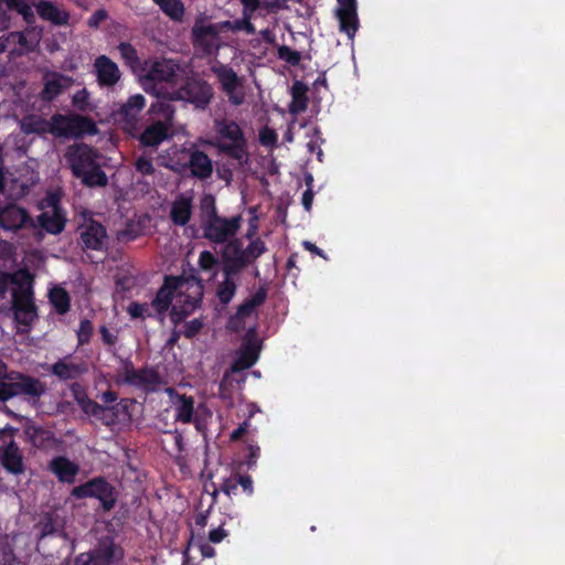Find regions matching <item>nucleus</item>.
Here are the masks:
<instances>
[{"label": "nucleus", "mask_w": 565, "mask_h": 565, "mask_svg": "<svg viewBox=\"0 0 565 565\" xmlns=\"http://www.w3.org/2000/svg\"><path fill=\"white\" fill-rule=\"evenodd\" d=\"M83 412L99 419L106 426H111L129 419L128 399H121L116 405H100L86 396V391H72Z\"/></svg>", "instance_id": "nucleus-6"}, {"label": "nucleus", "mask_w": 565, "mask_h": 565, "mask_svg": "<svg viewBox=\"0 0 565 565\" xmlns=\"http://www.w3.org/2000/svg\"><path fill=\"white\" fill-rule=\"evenodd\" d=\"M107 18V13L105 10L99 9L95 11L88 19V25L90 28H97L102 21Z\"/></svg>", "instance_id": "nucleus-63"}, {"label": "nucleus", "mask_w": 565, "mask_h": 565, "mask_svg": "<svg viewBox=\"0 0 565 565\" xmlns=\"http://www.w3.org/2000/svg\"><path fill=\"white\" fill-rule=\"evenodd\" d=\"M49 470L58 479L60 482L73 483L79 471V467L65 456L54 457L47 466Z\"/></svg>", "instance_id": "nucleus-26"}, {"label": "nucleus", "mask_w": 565, "mask_h": 565, "mask_svg": "<svg viewBox=\"0 0 565 565\" xmlns=\"http://www.w3.org/2000/svg\"><path fill=\"white\" fill-rule=\"evenodd\" d=\"M193 214V198L185 193L179 194L171 204L170 220L177 226H185Z\"/></svg>", "instance_id": "nucleus-25"}, {"label": "nucleus", "mask_w": 565, "mask_h": 565, "mask_svg": "<svg viewBox=\"0 0 565 565\" xmlns=\"http://www.w3.org/2000/svg\"><path fill=\"white\" fill-rule=\"evenodd\" d=\"M49 299L58 315H65L71 308V297L62 287H54L49 292Z\"/></svg>", "instance_id": "nucleus-36"}, {"label": "nucleus", "mask_w": 565, "mask_h": 565, "mask_svg": "<svg viewBox=\"0 0 565 565\" xmlns=\"http://www.w3.org/2000/svg\"><path fill=\"white\" fill-rule=\"evenodd\" d=\"M215 137L213 146L220 154L234 160L238 167L249 161L248 141L242 127L234 120L222 118L214 120Z\"/></svg>", "instance_id": "nucleus-2"}, {"label": "nucleus", "mask_w": 565, "mask_h": 565, "mask_svg": "<svg viewBox=\"0 0 565 565\" xmlns=\"http://www.w3.org/2000/svg\"><path fill=\"white\" fill-rule=\"evenodd\" d=\"M15 429L11 426L0 430V463L12 475H22L25 471L23 456L13 439Z\"/></svg>", "instance_id": "nucleus-11"}, {"label": "nucleus", "mask_w": 565, "mask_h": 565, "mask_svg": "<svg viewBox=\"0 0 565 565\" xmlns=\"http://www.w3.org/2000/svg\"><path fill=\"white\" fill-rule=\"evenodd\" d=\"M34 221L36 230L40 227L50 234L57 235L65 228L66 216L64 211L54 207V212H42Z\"/></svg>", "instance_id": "nucleus-30"}, {"label": "nucleus", "mask_w": 565, "mask_h": 565, "mask_svg": "<svg viewBox=\"0 0 565 565\" xmlns=\"http://www.w3.org/2000/svg\"><path fill=\"white\" fill-rule=\"evenodd\" d=\"M31 274L32 273L25 268L19 269L15 273L0 269V291L6 295L10 286H12L11 288H18Z\"/></svg>", "instance_id": "nucleus-35"}, {"label": "nucleus", "mask_w": 565, "mask_h": 565, "mask_svg": "<svg viewBox=\"0 0 565 565\" xmlns=\"http://www.w3.org/2000/svg\"><path fill=\"white\" fill-rule=\"evenodd\" d=\"M339 7L335 9V17L339 21V29L345 33L350 40H353L359 30L360 22L358 17L356 0H337Z\"/></svg>", "instance_id": "nucleus-20"}, {"label": "nucleus", "mask_w": 565, "mask_h": 565, "mask_svg": "<svg viewBox=\"0 0 565 565\" xmlns=\"http://www.w3.org/2000/svg\"><path fill=\"white\" fill-rule=\"evenodd\" d=\"M78 231L83 249L102 250L104 248L107 232L102 223L89 218L78 227Z\"/></svg>", "instance_id": "nucleus-18"}, {"label": "nucleus", "mask_w": 565, "mask_h": 565, "mask_svg": "<svg viewBox=\"0 0 565 565\" xmlns=\"http://www.w3.org/2000/svg\"><path fill=\"white\" fill-rule=\"evenodd\" d=\"M278 57L285 62H287L288 64H290L291 66H297L299 65L300 61H301V54L300 52L296 51V50H292L291 47L287 46V45H281L279 49H278Z\"/></svg>", "instance_id": "nucleus-46"}, {"label": "nucleus", "mask_w": 565, "mask_h": 565, "mask_svg": "<svg viewBox=\"0 0 565 565\" xmlns=\"http://www.w3.org/2000/svg\"><path fill=\"white\" fill-rule=\"evenodd\" d=\"M260 456V448L257 445H249L248 446V456L246 459V465L248 469H252L256 466V462Z\"/></svg>", "instance_id": "nucleus-60"}, {"label": "nucleus", "mask_w": 565, "mask_h": 565, "mask_svg": "<svg viewBox=\"0 0 565 565\" xmlns=\"http://www.w3.org/2000/svg\"><path fill=\"white\" fill-rule=\"evenodd\" d=\"M0 227L17 233L21 230H36V223L24 207L8 203L0 207Z\"/></svg>", "instance_id": "nucleus-13"}, {"label": "nucleus", "mask_w": 565, "mask_h": 565, "mask_svg": "<svg viewBox=\"0 0 565 565\" xmlns=\"http://www.w3.org/2000/svg\"><path fill=\"white\" fill-rule=\"evenodd\" d=\"M45 391H0V399L7 401L19 393H24L31 397H40Z\"/></svg>", "instance_id": "nucleus-58"}, {"label": "nucleus", "mask_w": 565, "mask_h": 565, "mask_svg": "<svg viewBox=\"0 0 565 565\" xmlns=\"http://www.w3.org/2000/svg\"><path fill=\"white\" fill-rule=\"evenodd\" d=\"M6 6L8 10L22 15L26 22H32L34 20L33 10L24 0H6Z\"/></svg>", "instance_id": "nucleus-42"}, {"label": "nucleus", "mask_w": 565, "mask_h": 565, "mask_svg": "<svg viewBox=\"0 0 565 565\" xmlns=\"http://www.w3.org/2000/svg\"><path fill=\"white\" fill-rule=\"evenodd\" d=\"M177 68L178 65L171 60H156L147 68L145 78L156 83L172 82Z\"/></svg>", "instance_id": "nucleus-27"}, {"label": "nucleus", "mask_w": 565, "mask_h": 565, "mask_svg": "<svg viewBox=\"0 0 565 565\" xmlns=\"http://www.w3.org/2000/svg\"><path fill=\"white\" fill-rule=\"evenodd\" d=\"M193 312V306L185 307L183 303L173 305L170 309V320L174 326L180 324Z\"/></svg>", "instance_id": "nucleus-44"}, {"label": "nucleus", "mask_w": 565, "mask_h": 565, "mask_svg": "<svg viewBox=\"0 0 565 565\" xmlns=\"http://www.w3.org/2000/svg\"><path fill=\"white\" fill-rule=\"evenodd\" d=\"M34 280L35 277L31 274L21 286L11 288L10 305H2L0 307V312L2 313L12 312L14 322L23 327V331L25 332H28L39 319V309L35 303Z\"/></svg>", "instance_id": "nucleus-3"}, {"label": "nucleus", "mask_w": 565, "mask_h": 565, "mask_svg": "<svg viewBox=\"0 0 565 565\" xmlns=\"http://www.w3.org/2000/svg\"><path fill=\"white\" fill-rule=\"evenodd\" d=\"M64 158L73 175L85 186L107 185V174L99 163L100 154L92 146L84 142L71 145L66 148Z\"/></svg>", "instance_id": "nucleus-1"}, {"label": "nucleus", "mask_w": 565, "mask_h": 565, "mask_svg": "<svg viewBox=\"0 0 565 565\" xmlns=\"http://www.w3.org/2000/svg\"><path fill=\"white\" fill-rule=\"evenodd\" d=\"M87 372V365L83 361H75L71 356L60 359L50 366V373L61 381H76Z\"/></svg>", "instance_id": "nucleus-22"}, {"label": "nucleus", "mask_w": 565, "mask_h": 565, "mask_svg": "<svg viewBox=\"0 0 565 565\" xmlns=\"http://www.w3.org/2000/svg\"><path fill=\"white\" fill-rule=\"evenodd\" d=\"M160 10L173 21H181L184 15V6L181 0H152Z\"/></svg>", "instance_id": "nucleus-38"}, {"label": "nucleus", "mask_w": 565, "mask_h": 565, "mask_svg": "<svg viewBox=\"0 0 565 565\" xmlns=\"http://www.w3.org/2000/svg\"><path fill=\"white\" fill-rule=\"evenodd\" d=\"M73 83V79L57 72L45 74L43 78V88L39 98L44 103H52Z\"/></svg>", "instance_id": "nucleus-21"}, {"label": "nucleus", "mask_w": 565, "mask_h": 565, "mask_svg": "<svg viewBox=\"0 0 565 565\" xmlns=\"http://www.w3.org/2000/svg\"><path fill=\"white\" fill-rule=\"evenodd\" d=\"M189 168L192 175L200 180H205L213 173L212 160L204 151L199 149L190 152Z\"/></svg>", "instance_id": "nucleus-31"}, {"label": "nucleus", "mask_w": 565, "mask_h": 565, "mask_svg": "<svg viewBox=\"0 0 565 565\" xmlns=\"http://www.w3.org/2000/svg\"><path fill=\"white\" fill-rule=\"evenodd\" d=\"M122 557L121 546L114 537L104 535L97 540L93 548L76 555L73 565H117Z\"/></svg>", "instance_id": "nucleus-8"}, {"label": "nucleus", "mask_w": 565, "mask_h": 565, "mask_svg": "<svg viewBox=\"0 0 565 565\" xmlns=\"http://www.w3.org/2000/svg\"><path fill=\"white\" fill-rule=\"evenodd\" d=\"M260 349L262 344L257 338L256 329L249 328L246 331L243 343L237 352V356L232 364V373L246 371L253 366L258 360Z\"/></svg>", "instance_id": "nucleus-14"}, {"label": "nucleus", "mask_w": 565, "mask_h": 565, "mask_svg": "<svg viewBox=\"0 0 565 565\" xmlns=\"http://www.w3.org/2000/svg\"><path fill=\"white\" fill-rule=\"evenodd\" d=\"M193 43L206 54L217 49L218 29L215 24L198 25L192 29Z\"/></svg>", "instance_id": "nucleus-24"}, {"label": "nucleus", "mask_w": 565, "mask_h": 565, "mask_svg": "<svg viewBox=\"0 0 565 565\" xmlns=\"http://www.w3.org/2000/svg\"><path fill=\"white\" fill-rule=\"evenodd\" d=\"M237 487H238V482H237V478L235 476V477L225 479L223 481V483L221 486V491H223L226 495L230 497L231 494L236 493Z\"/></svg>", "instance_id": "nucleus-61"}, {"label": "nucleus", "mask_w": 565, "mask_h": 565, "mask_svg": "<svg viewBox=\"0 0 565 565\" xmlns=\"http://www.w3.org/2000/svg\"><path fill=\"white\" fill-rule=\"evenodd\" d=\"M71 495L77 500L95 499L104 513L113 511L118 502L119 491L106 477L97 476L74 487Z\"/></svg>", "instance_id": "nucleus-4"}, {"label": "nucleus", "mask_w": 565, "mask_h": 565, "mask_svg": "<svg viewBox=\"0 0 565 565\" xmlns=\"http://www.w3.org/2000/svg\"><path fill=\"white\" fill-rule=\"evenodd\" d=\"M277 134L274 129L264 127L259 131V141L263 146L274 147L277 143Z\"/></svg>", "instance_id": "nucleus-55"}, {"label": "nucleus", "mask_w": 565, "mask_h": 565, "mask_svg": "<svg viewBox=\"0 0 565 565\" xmlns=\"http://www.w3.org/2000/svg\"><path fill=\"white\" fill-rule=\"evenodd\" d=\"M201 221L206 222L207 220L217 218L215 198L212 194H205L200 203Z\"/></svg>", "instance_id": "nucleus-40"}, {"label": "nucleus", "mask_w": 565, "mask_h": 565, "mask_svg": "<svg viewBox=\"0 0 565 565\" xmlns=\"http://www.w3.org/2000/svg\"><path fill=\"white\" fill-rule=\"evenodd\" d=\"M267 299V289L265 287H259L254 295L249 298H246L238 307L235 313V317L238 319H244L249 317L254 310L262 306Z\"/></svg>", "instance_id": "nucleus-32"}, {"label": "nucleus", "mask_w": 565, "mask_h": 565, "mask_svg": "<svg viewBox=\"0 0 565 565\" xmlns=\"http://www.w3.org/2000/svg\"><path fill=\"white\" fill-rule=\"evenodd\" d=\"M94 327L90 320L83 319L79 322V328L77 330V342L78 345L88 344L92 335H93Z\"/></svg>", "instance_id": "nucleus-45"}, {"label": "nucleus", "mask_w": 565, "mask_h": 565, "mask_svg": "<svg viewBox=\"0 0 565 565\" xmlns=\"http://www.w3.org/2000/svg\"><path fill=\"white\" fill-rule=\"evenodd\" d=\"M212 417V412L205 407H199L193 415L192 423L198 431H204L206 427V419Z\"/></svg>", "instance_id": "nucleus-49"}, {"label": "nucleus", "mask_w": 565, "mask_h": 565, "mask_svg": "<svg viewBox=\"0 0 565 565\" xmlns=\"http://www.w3.org/2000/svg\"><path fill=\"white\" fill-rule=\"evenodd\" d=\"M242 225V216L232 217L218 216L214 220H207L201 224L203 237L215 244H224L234 237Z\"/></svg>", "instance_id": "nucleus-12"}, {"label": "nucleus", "mask_w": 565, "mask_h": 565, "mask_svg": "<svg viewBox=\"0 0 565 565\" xmlns=\"http://www.w3.org/2000/svg\"><path fill=\"white\" fill-rule=\"evenodd\" d=\"M266 250V245L260 238L252 241L245 249L243 248L244 256L248 259V264L260 257Z\"/></svg>", "instance_id": "nucleus-43"}, {"label": "nucleus", "mask_w": 565, "mask_h": 565, "mask_svg": "<svg viewBox=\"0 0 565 565\" xmlns=\"http://www.w3.org/2000/svg\"><path fill=\"white\" fill-rule=\"evenodd\" d=\"M236 478H237L238 486H241L245 492H247L248 494H252V492H253L252 478L247 475L246 476L238 475V476H236Z\"/></svg>", "instance_id": "nucleus-64"}, {"label": "nucleus", "mask_w": 565, "mask_h": 565, "mask_svg": "<svg viewBox=\"0 0 565 565\" xmlns=\"http://www.w3.org/2000/svg\"><path fill=\"white\" fill-rule=\"evenodd\" d=\"M94 68L100 87H113L120 79L121 73L117 64L106 55H100L95 60Z\"/></svg>", "instance_id": "nucleus-23"}, {"label": "nucleus", "mask_w": 565, "mask_h": 565, "mask_svg": "<svg viewBox=\"0 0 565 565\" xmlns=\"http://www.w3.org/2000/svg\"><path fill=\"white\" fill-rule=\"evenodd\" d=\"M188 279L183 276L166 275L163 284L158 289L151 301V307L158 319L163 320L166 313L171 309L174 298H182L183 288Z\"/></svg>", "instance_id": "nucleus-10"}, {"label": "nucleus", "mask_w": 565, "mask_h": 565, "mask_svg": "<svg viewBox=\"0 0 565 565\" xmlns=\"http://www.w3.org/2000/svg\"><path fill=\"white\" fill-rule=\"evenodd\" d=\"M233 519L234 518L232 515H227V518L221 521L217 527L211 530L209 533V541L214 544L221 543L230 534L228 530L225 529L227 520L232 521Z\"/></svg>", "instance_id": "nucleus-47"}, {"label": "nucleus", "mask_w": 565, "mask_h": 565, "mask_svg": "<svg viewBox=\"0 0 565 565\" xmlns=\"http://www.w3.org/2000/svg\"><path fill=\"white\" fill-rule=\"evenodd\" d=\"M36 12L42 20L49 21L54 25H66L70 21L68 11L61 9L49 0H39L35 4Z\"/></svg>", "instance_id": "nucleus-28"}, {"label": "nucleus", "mask_w": 565, "mask_h": 565, "mask_svg": "<svg viewBox=\"0 0 565 565\" xmlns=\"http://www.w3.org/2000/svg\"><path fill=\"white\" fill-rule=\"evenodd\" d=\"M8 377L7 364L0 359V388H36L33 383H6Z\"/></svg>", "instance_id": "nucleus-48"}, {"label": "nucleus", "mask_w": 565, "mask_h": 565, "mask_svg": "<svg viewBox=\"0 0 565 565\" xmlns=\"http://www.w3.org/2000/svg\"><path fill=\"white\" fill-rule=\"evenodd\" d=\"M50 120L39 115H26L20 122V128L25 135L44 136L49 134Z\"/></svg>", "instance_id": "nucleus-33"}, {"label": "nucleus", "mask_w": 565, "mask_h": 565, "mask_svg": "<svg viewBox=\"0 0 565 565\" xmlns=\"http://www.w3.org/2000/svg\"><path fill=\"white\" fill-rule=\"evenodd\" d=\"M212 71L221 84L222 90L228 97L231 104L239 106L244 103V93L237 92L242 86V79L236 72L228 65L213 66Z\"/></svg>", "instance_id": "nucleus-15"}, {"label": "nucleus", "mask_w": 565, "mask_h": 565, "mask_svg": "<svg viewBox=\"0 0 565 565\" xmlns=\"http://www.w3.org/2000/svg\"><path fill=\"white\" fill-rule=\"evenodd\" d=\"M30 439L35 447L42 448L49 446L53 441L54 435L52 431L42 427H32L30 431Z\"/></svg>", "instance_id": "nucleus-41"}, {"label": "nucleus", "mask_w": 565, "mask_h": 565, "mask_svg": "<svg viewBox=\"0 0 565 565\" xmlns=\"http://www.w3.org/2000/svg\"><path fill=\"white\" fill-rule=\"evenodd\" d=\"M236 290L237 284L234 276H224V279L217 285L216 297L223 306H226L234 298Z\"/></svg>", "instance_id": "nucleus-37"}, {"label": "nucleus", "mask_w": 565, "mask_h": 565, "mask_svg": "<svg viewBox=\"0 0 565 565\" xmlns=\"http://www.w3.org/2000/svg\"><path fill=\"white\" fill-rule=\"evenodd\" d=\"M151 302H138L131 301L127 307V312L132 319H141L153 318L157 317L156 312L152 311Z\"/></svg>", "instance_id": "nucleus-39"}, {"label": "nucleus", "mask_w": 565, "mask_h": 565, "mask_svg": "<svg viewBox=\"0 0 565 565\" xmlns=\"http://www.w3.org/2000/svg\"><path fill=\"white\" fill-rule=\"evenodd\" d=\"M173 399L174 418L182 424L192 423L194 411V398L184 394H178V391H166Z\"/></svg>", "instance_id": "nucleus-29"}, {"label": "nucleus", "mask_w": 565, "mask_h": 565, "mask_svg": "<svg viewBox=\"0 0 565 565\" xmlns=\"http://www.w3.org/2000/svg\"><path fill=\"white\" fill-rule=\"evenodd\" d=\"M135 168L143 175H152L154 173L152 159L145 156H141L136 160Z\"/></svg>", "instance_id": "nucleus-53"}, {"label": "nucleus", "mask_w": 565, "mask_h": 565, "mask_svg": "<svg viewBox=\"0 0 565 565\" xmlns=\"http://www.w3.org/2000/svg\"><path fill=\"white\" fill-rule=\"evenodd\" d=\"M149 114L158 115L159 118L145 128L139 142L143 147L157 148L170 137L174 108L168 102L158 100L150 106Z\"/></svg>", "instance_id": "nucleus-5"}, {"label": "nucleus", "mask_w": 565, "mask_h": 565, "mask_svg": "<svg viewBox=\"0 0 565 565\" xmlns=\"http://www.w3.org/2000/svg\"><path fill=\"white\" fill-rule=\"evenodd\" d=\"M248 427H249V422L244 420L242 424L238 425V427L236 429H234L231 433L230 439L232 441H237V440L242 439V437L247 433Z\"/></svg>", "instance_id": "nucleus-62"}, {"label": "nucleus", "mask_w": 565, "mask_h": 565, "mask_svg": "<svg viewBox=\"0 0 565 565\" xmlns=\"http://www.w3.org/2000/svg\"><path fill=\"white\" fill-rule=\"evenodd\" d=\"M96 132L95 121L86 116L54 114L50 118L49 134L55 138H81Z\"/></svg>", "instance_id": "nucleus-7"}, {"label": "nucleus", "mask_w": 565, "mask_h": 565, "mask_svg": "<svg viewBox=\"0 0 565 565\" xmlns=\"http://www.w3.org/2000/svg\"><path fill=\"white\" fill-rule=\"evenodd\" d=\"M308 87L301 82H295L291 87V102L288 110L291 115H298L308 107Z\"/></svg>", "instance_id": "nucleus-34"}, {"label": "nucleus", "mask_w": 565, "mask_h": 565, "mask_svg": "<svg viewBox=\"0 0 565 565\" xmlns=\"http://www.w3.org/2000/svg\"><path fill=\"white\" fill-rule=\"evenodd\" d=\"M214 97L212 85L200 77H189L175 90L170 93V100L192 104L196 109H206Z\"/></svg>", "instance_id": "nucleus-9"}, {"label": "nucleus", "mask_w": 565, "mask_h": 565, "mask_svg": "<svg viewBox=\"0 0 565 565\" xmlns=\"http://www.w3.org/2000/svg\"><path fill=\"white\" fill-rule=\"evenodd\" d=\"M223 276H236L249 264L244 256L242 243L238 239L231 241L222 252Z\"/></svg>", "instance_id": "nucleus-17"}, {"label": "nucleus", "mask_w": 565, "mask_h": 565, "mask_svg": "<svg viewBox=\"0 0 565 565\" xmlns=\"http://www.w3.org/2000/svg\"><path fill=\"white\" fill-rule=\"evenodd\" d=\"M117 384L128 385H157L160 383L158 371L151 367L136 370L131 361H124L121 371L118 373Z\"/></svg>", "instance_id": "nucleus-16"}, {"label": "nucleus", "mask_w": 565, "mask_h": 565, "mask_svg": "<svg viewBox=\"0 0 565 565\" xmlns=\"http://www.w3.org/2000/svg\"><path fill=\"white\" fill-rule=\"evenodd\" d=\"M118 51L121 57L129 64L138 62L137 50L128 42H121L118 45Z\"/></svg>", "instance_id": "nucleus-51"}, {"label": "nucleus", "mask_w": 565, "mask_h": 565, "mask_svg": "<svg viewBox=\"0 0 565 565\" xmlns=\"http://www.w3.org/2000/svg\"><path fill=\"white\" fill-rule=\"evenodd\" d=\"M198 290H199L198 291V296L192 297V296H185L183 294L182 297H184V299L180 300L181 303H183L185 307H188V306L192 307L193 306V311L196 308H199L201 306V302H202V287L200 285L198 286Z\"/></svg>", "instance_id": "nucleus-57"}, {"label": "nucleus", "mask_w": 565, "mask_h": 565, "mask_svg": "<svg viewBox=\"0 0 565 565\" xmlns=\"http://www.w3.org/2000/svg\"><path fill=\"white\" fill-rule=\"evenodd\" d=\"M72 105L82 111H85L89 107V93L86 88L77 90L72 97Z\"/></svg>", "instance_id": "nucleus-50"}, {"label": "nucleus", "mask_w": 565, "mask_h": 565, "mask_svg": "<svg viewBox=\"0 0 565 565\" xmlns=\"http://www.w3.org/2000/svg\"><path fill=\"white\" fill-rule=\"evenodd\" d=\"M217 264V258L209 250H203L199 256V265L203 270H212Z\"/></svg>", "instance_id": "nucleus-54"}, {"label": "nucleus", "mask_w": 565, "mask_h": 565, "mask_svg": "<svg viewBox=\"0 0 565 565\" xmlns=\"http://www.w3.org/2000/svg\"><path fill=\"white\" fill-rule=\"evenodd\" d=\"M39 526H40V539H43L49 535H53L57 532L56 522L50 514H47L43 520H41Z\"/></svg>", "instance_id": "nucleus-52"}, {"label": "nucleus", "mask_w": 565, "mask_h": 565, "mask_svg": "<svg viewBox=\"0 0 565 565\" xmlns=\"http://www.w3.org/2000/svg\"><path fill=\"white\" fill-rule=\"evenodd\" d=\"M203 328V322L200 319H193L185 322L183 334L188 339L194 338Z\"/></svg>", "instance_id": "nucleus-56"}, {"label": "nucleus", "mask_w": 565, "mask_h": 565, "mask_svg": "<svg viewBox=\"0 0 565 565\" xmlns=\"http://www.w3.org/2000/svg\"><path fill=\"white\" fill-rule=\"evenodd\" d=\"M146 106V98L141 94L130 96L116 111V118L124 125V130L132 132L137 128L140 113Z\"/></svg>", "instance_id": "nucleus-19"}, {"label": "nucleus", "mask_w": 565, "mask_h": 565, "mask_svg": "<svg viewBox=\"0 0 565 565\" xmlns=\"http://www.w3.org/2000/svg\"><path fill=\"white\" fill-rule=\"evenodd\" d=\"M99 333L104 344H106L107 347H114L116 344L118 340L117 334L110 332V330L106 326H102L99 328Z\"/></svg>", "instance_id": "nucleus-59"}]
</instances>
